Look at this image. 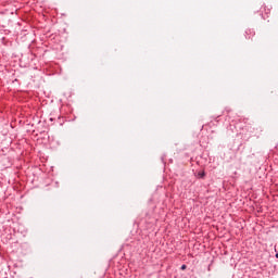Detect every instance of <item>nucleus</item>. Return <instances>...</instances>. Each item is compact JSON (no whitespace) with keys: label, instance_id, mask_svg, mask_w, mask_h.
I'll return each mask as SVG.
<instances>
[{"label":"nucleus","instance_id":"f03ea898","mask_svg":"<svg viewBox=\"0 0 278 278\" xmlns=\"http://www.w3.org/2000/svg\"><path fill=\"white\" fill-rule=\"evenodd\" d=\"M186 268H188V266L186 264L181 265L180 270H186Z\"/></svg>","mask_w":278,"mask_h":278},{"label":"nucleus","instance_id":"7ed1b4c3","mask_svg":"<svg viewBox=\"0 0 278 278\" xmlns=\"http://www.w3.org/2000/svg\"><path fill=\"white\" fill-rule=\"evenodd\" d=\"M275 256H276V258L278 260V253H276V255H275Z\"/></svg>","mask_w":278,"mask_h":278},{"label":"nucleus","instance_id":"f257e3e1","mask_svg":"<svg viewBox=\"0 0 278 278\" xmlns=\"http://www.w3.org/2000/svg\"><path fill=\"white\" fill-rule=\"evenodd\" d=\"M198 177H199V179H203V177H205V173L204 172H199Z\"/></svg>","mask_w":278,"mask_h":278}]
</instances>
